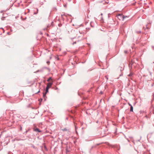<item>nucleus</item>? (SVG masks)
Here are the masks:
<instances>
[{
    "label": "nucleus",
    "mask_w": 154,
    "mask_h": 154,
    "mask_svg": "<svg viewBox=\"0 0 154 154\" xmlns=\"http://www.w3.org/2000/svg\"><path fill=\"white\" fill-rule=\"evenodd\" d=\"M118 18H119V20H120V18H122V20H124L125 17H124V16L122 15L119 14L118 15Z\"/></svg>",
    "instance_id": "1"
},
{
    "label": "nucleus",
    "mask_w": 154,
    "mask_h": 154,
    "mask_svg": "<svg viewBox=\"0 0 154 154\" xmlns=\"http://www.w3.org/2000/svg\"><path fill=\"white\" fill-rule=\"evenodd\" d=\"M49 88L46 87V92L45 94H43V97L45 98V97H46V93H48V89Z\"/></svg>",
    "instance_id": "2"
},
{
    "label": "nucleus",
    "mask_w": 154,
    "mask_h": 154,
    "mask_svg": "<svg viewBox=\"0 0 154 154\" xmlns=\"http://www.w3.org/2000/svg\"><path fill=\"white\" fill-rule=\"evenodd\" d=\"M52 84V83H49L47 84V87L49 88L50 87H51V86Z\"/></svg>",
    "instance_id": "3"
},
{
    "label": "nucleus",
    "mask_w": 154,
    "mask_h": 154,
    "mask_svg": "<svg viewBox=\"0 0 154 154\" xmlns=\"http://www.w3.org/2000/svg\"><path fill=\"white\" fill-rule=\"evenodd\" d=\"M130 111H133V107L132 106H130Z\"/></svg>",
    "instance_id": "4"
},
{
    "label": "nucleus",
    "mask_w": 154,
    "mask_h": 154,
    "mask_svg": "<svg viewBox=\"0 0 154 154\" xmlns=\"http://www.w3.org/2000/svg\"><path fill=\"white\" fill-rule=\"evenodd\" d=\"M62 130L63 131H67V128H64V129H62Z\"/></svg>",
    "instance_id": "5"
},
{
    "label": "nucleus",
    "mask_w": 154,
    "mask_h": 154,
    "mask_svg": "<svg viewBox=\"0 0 154 154\" xmlns=\"http://www.w3.org/2000/svg\"><path fill=\"white\" fill-rule=\"evenodd\" d=\"M35 131H38V132H40V131H39L38 129V128H36V129L35 130Z\"/></svg>",
    "instance_id": "6"
},
{
    "label": "nucleus",
    "mask_w": 154,
    "mask_h": 154,
    "mask_svg": "<svg viewBox=\"0 0 154 154\" xmlns=\"http://www.w3.org/2000/svg\"><path fill=\"white\" fill-rule=\"evenodd\" d=\"M51 79V77H50L47 80V81L49 82Z\"/></svg>",
    "instance_id": "7"
},
{
    "label": "nucleus",
    "mask_w": 154,
    "mask_h": 154,
    "mask_svg": "<svg viewBox=\"0 0 154 154\" xmlns=\"http://www.w3.org/2000/svg\"><path fill=\"white\" fill-rule=\"evenodd\" d=\"M129 104V105L130 106H132L130 104V103H128Z\"/></svg>",
    "instance_id": "8"
},
{
    "label": "nucleus",
    "mask_w": 154,
    "mask_h": 154,
    "mask_svg": "<svg viewBox=\"0 0 154 154\" xmlns=\"http://www.w3.org/2000/svg\"><path fill=\"white\" fill-rule=\"evenodd\" d=\"M40 92V91H39L38 92Z\"/></svg>",
    "instance_id": "9"
}]
</instances>
